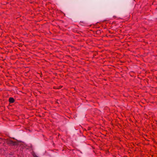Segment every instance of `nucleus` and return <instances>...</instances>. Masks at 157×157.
Here are the masks:
<instances>
[{
    "instance_id": "1",
    "label": "nucleus",
    "mask_w": 157,
    "mask_h": 157,
    "mask_svg": "<svg viewBox=\"0 0 157 157\" xmlns=\"http://www.w3.org/2000/svg\"><path fill=\"white\" fill-rule=\"evenodd\" d=\"M9 102L11 103H13L14 101V100L13 98H10L9 99Z\"/></svg>"
}]
</instances>
